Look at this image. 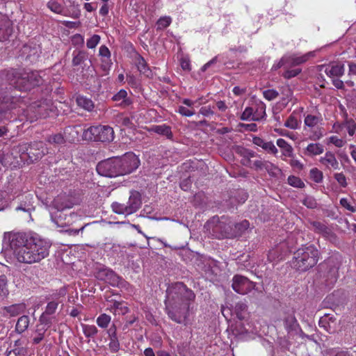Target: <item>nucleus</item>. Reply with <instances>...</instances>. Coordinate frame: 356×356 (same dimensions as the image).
I'll return each mask as SVG.
<instances>
[{
    "label": "nucleus",
    "mask_w": 356,
    "mask_h": 356,
    "mask_svg": "<svg viewBox=\"0 0 356 356\" xmlns=\"http://www.w3.org/2000/svg\"><path fill=\"white\" fill-rule=\"evenodd\" d=\"M277 145L282 149L284 156L291 157L293 155V147L285 140L277 139Z\"/></svg>",
    "instance_id": "nucleus-24"
},
{
    "label": "nucleus",
    "mask_w": 356,
    "mask_h": 356,
    "mask_svg": "<svg viewBox=\"0 0 356 356\" xmlns=\"http://www.w3.org/2000/svg\"><path fill=\"white\" fill-rule=\"evenodd\" d=\"M13 33L12 23L4 15H0V41L7 40Z\"/></svg>",
    "instance_id": "nucleus-14"
},
{
    "label": "nucleus",
    "mask_w": 356,
    "mask_h": 356,
    "mask_svg": "<svg viewBox=\"0 0 356 356\" xmlns=\"http://www.w3.org/2000/svg\"><path fill=\"white\" fill-rule=\"evenodd\" d=\"M29 318L28 316H22L19 318L17 324H16V330L22 333L24 332L29 327Z\"/></svg>",
    "instance_id": "nucleus-26"
},
{
    "label": "nucleus",
    "mask_w": 356,
    "mask_h": 356,
    "mask_svg": "<svg viewBox=\"0 0 356 356\" xmlns=\"http://www.w3.org/2000/svg\"><path fill=\"white\" fill-rule=\"evenodd\" d=\"M172 22L170 17L165 16L159 19L156 22L157 29H163L168 27Z\"/></svg>",
    "instance_id": "nucleus-39"
},
{
    "label": "nucleus",
    "mask_w": 356,
    "mask_h": 356,
    "mask_svg": "<svg viewBox=\"0 0 356 356\" xmlns=\"http://www.w3.org/2000/svg\"><path fill=\"white\" fill-rule=\"evenodd\" d=\"M116 122L124 127H131L133 124L131 119L122 113L117 115Z\"/></svg>",
    "instance_id": "nucleus-33"
},
{
    "label": "nucleus",
    "mask_w": 356,
    "mask_h": 356,
    "mask_svg": "<svg viewBox=\"0 0 356 356\" xmlns=\"http://www.w3.org/2000/svg\"><path fill=\"white\" fill-rule=\"evenodd\" d=\"M47 327H44L42 325H37L35 330L33 333L32 340L34 344H38L46 339L47 337Z\"/></svg>",
    "instance_id": "nucleus-20"
},
{
    "label": "nucleus",
    "mask_w": 356,
    "mask_h": 356,
    "mask_svg": "<svg viewBox=\"0 0 356 356\" xmlns=\"http://www.w3.org/2000/svg\"><path fill=\"white\" fill-rule=\"evenodd\" d=\"M24 304H15L1 309V313L5 316H15L24 312Z\"/></svg>",
    "instance_id": "nucleus-18"
},
{
    "label": "nucleus",
    "mask_w": 356,
    "mask_h": 356,
    "mask_svg": "<svg viewBox=\"0 0 356 356\" xmlns=\"http://www.w3.org/2000/svg\"><path fill=\"white\" fill-rule=\"evenodd\" d=\"M165 310L169 318L177 323L186 324L188 321L189 308L195 298L193 292L183 283L170 285L166 291Z\"/></svg>",
    "instance_id": "nucleus-2"
},
{
    "label": "nucleus",
    "mask_w": 356,
    "mask_h": 356,
    "mask_svg": "<svg viewBox=\"0 0 356 356\" xmlns=\"http://www.w3.org/2000/svg\"><path fill=\"white\" fill-rule=\"evenodd\" d=\"M8 294L7 289V278L5 275L0 276V298H4Z\"/></svg>",
    "instance_id": "nucleus-36"
},
{
    "label": "nucleus",
    "mask_w": 356,
    "mask_h": 356,
    "mask_svg": "<svg viewBox=\"0 0 356 356\" xmlns=\"http://www.w3.org/2000/svg\"><path fill=\"white\" fill-rule=\"evenodd\" d=\"M320 71L324 70V72L330 77L341 76L344 73V67L343 65L334 64L329 66H318Z\"/></svg>",
    "instance_id": "nucleus-17"
},
{
    "label": "nucleus",
    "mask_w": 356,
    "mask_h": 356,
    "mask_svg": "<svg viewBox=\"0 0 356 356\" xmlns=\"http://www.w3.org/2000/svg\"><path fill=\"white\" fill-rule=\"evenodd\" d=\"M48 142L52 144H62L65 142L64 137L60 134L50 136L48 138Z\"/></svg>",
    "instance_id": "nucleus-47"
},
{
    "label": "nucleus",
    "mask_w": 356,
    "mask_h": 356,
    "mask_svg": "<svg viewBox=\"0 0 356 356\" xmlns=\"http://www.w3.org/2000/svg\"><path fill=\"white\" fill-rule=\"evenodd\" d=\"M298 125L299 122L293 115H290L284 123L285 127L292 129H297L298 127Z\"/></svg>",
    "instance_id": "nucleus-41"
},
{
    "label": "nucleus",
    "mask_w": 356,
    "mask_h": 356,
    "mask_svg": "<svg viewBox=\"0 0 356 356\" xmlns=\"http://www.w3.org/2000/svg\"><path fill=\"white\" fill-rule=\"evenodd\" d=\"M180 65H181V68L184 70H187V71L191 70V63H190V60L188 58H181V61H180Z\"/></svg>",
    "instance_id": "nucleus-60"
},
{
    "label": "nucleus",
    "mask_w": 356,
    "mask_h": 356,
    "mask_svg": "<svg viewBox=\"0 0 356 356\" xmlns=\"http://www.w3.org/2000/svg\"><path fill=\"white\" fill-rule=\"evenodd\" d=\"M152 129L154 132L165 136L169 138L172 136L170 127L165 124L156 125Z\"/></svg>",
    "instance_id": "nucleus-28"
},
{
    "label": "nucleus",
    "mask_w": 356,
    "mask_h": 356,
    "mask_svg": "<svg viewBox=\"0 0 356 356\" xmlns=\"http://www.w3.org/2000/svg\"><path fill=\"white\" fill-rule=\"evenodd\" d=\"M58 304L59 302L56 300L49 302L44 312L49 315L54 314L58 308Z\"/></svg>",
    "instance_id": "nucleus-42"
},
{
    "label": "nucleus",
    "mask_w": 356,
    "mask_h": 356,
    "mask_svg": "<svg viewBox=\"0 0 356 356\" xmlns=\"http://www.w3.org/2000/svg\"><path fill=\"white\" fill-rule=\"evenodd\" d=\"M340 204L343 208H345L346 209H347L348 211H349L352 213L356 212V206L352 205L347 198H344V197L341 198L340 200Z\"/></svg>",
    "instance_id": "nucleus-48"
},
{
    "label": "nucleus",
    "mask_w": 356,
    "mask_h": 356,
    "mask_svg": "<svg viewBox=\"0 0 356 356\" xmlns=\"http://www.w3.org/2000/svg\"><path fill=\"white\" fill-rule=\"evenodd\" d=\"M202 98L200 97L197 99H196L195 101H193L191 99H184L182 100V103L186 105V106H188V108H193V107L196 104H198V105H200L202 103L200 102V100L202 99Z\"/></svg>",
    "instance_id": "nucleus-54"
},
{
    "label": "nucleus",
    "mask_w": 356,
    "mask_h": 356,
    "mask_svg": "<svg viewBox=\"0 0 356 356\" xmlns=\"http://www.w3.org/2000/svg\"><path fill=\"white\" fill-rule=\"evenodd\" d=\"M135 62L138 71L140 73L146 75L147 76H149L151 72L145 59L142 56L138 55L136 56Z\"/></svg>",
    "instance_id": "nucleus-23"
},
{
    "label": "nucleus",
    "mask_w": 356,
    "mask_h": 356,
    "mask_svg": "<svg viewBox=\"0 0 356 356\" xmlns=\"http://www.w3.org/2000/svg\"><path fill=\"white\" fill-rule=\"evenodd\" d=\"M334 178L341 186L346 187L347 186L346 178L343 173H336Z\"/></svg>",
    "instance_id": "nucleus-53"
},
{
    "label": "nucleus",
    "mask_w": 356,
    "mask_h": 356,
    "mask_svg": "<svg viewBox=\"0 0 356 356\" xmlns=\"http://www.w3.org/2000/svg\"><path fill=\"white\" fill-rule=\"evenodd\" d=\"M323 152V147L319 143L313 144V154H320Z\"/></svg>",
    "instance_id": "nucleus-62"
},
{
    "label": "nucleus",
    "mask_w": 356,
    "mask_h": 356,
    "mask_svg": "<svg viewBox=\"0 0 356 356\" xmlns=\"http://www.w3.org/2000/svg\"><path fill=\"white\" fill-rule=\"evenodd\" d=\"M309 54L302 56H298L295 54L284 56L278 63H275L273 65L272 70H277V69L283 67L285 70L283 76L286 79H291L297 76L300 72V70L298 68H291L306 62L309 59Z\"/></svg>",
    "instance_id": "nucleus-4"
},
{
    "label": "nucleus",
    "mask_w": 356,
    "mask_h": 356,
    "mask_svg": "<svg viewBox=\"0 0 356 356\" xmlns=\"http://www.w3.org/2000/svg\"><path fill=\"white\" fill-rule=\"evenodd\" d=\"M178 112L183 116L191 117L195 112L193 108H190L184 106H179L178 107Z\"/></svg>",
    "instance_id": "nucleus-46"
},
{
    "label": "nucleus",
    "mask_w": 356,
    "mask_h": 356,
    "mask_svg": "<svg viewBox=\"0 0 356 356\" xmlns=\"http://www.w3.org/2000/svg\"><path fill=\"white\" fill-rule=\"evenodd\" d=\"M72 41L75 45H82L84 43V38L81 34H75L72 37Z\"/></svg>",
    "instance_id": "nucleus-56"
},
{
    "label": "nucleus",
    "mask_w": 356,
    "mask_h": 356,
    "mask_svg": "<svg viewBox=\"0 0 356 356\" xmlns=\"http://www.w3.org/2000/svg\"><path fill=\"white\" fill-rule=\"evenodd\" d=\"M47 7L54 13L60 14L63 11V6L57 1H50L47 3Z\"/></svg>",
    "instance_id": "nucleus-38"
},
{
    "label": "nucleus",
    "mask_w": 356,
    "mask_h": 356,
    "mask_svg": "<svg viewBox=\"0 0 356 356\" xmlns=\"http://www.w3.org/2000/svg\"><path fill=\"white\" fill-rule=\"evenodd\" d=\"M111 208L115 213L130 215V213L126 206L125 203L113 202L111 204Z\"/></svg>",
    "instance_id": "nucleus-27"
},
{
    "label": "nucleus",
    "mask_w": 356,
    "mask_h": 356,
    "mask_svg": "<svg viewBox=\"0 0 356 356\" xmlns=\"http://www.w3.org/2000/svg\"><path fill=\"white\" fill-rule=\"evenodd\" d=\"M83 60V55L81 52H79L76 55H74L72 59V64L74 66L79 65L81 63Z\"/></svg>",
    "instance_id": "nucleus-58"
},
{
    "label": "nucleus",
    "mask_w": 356,
    "mask_h": 356,
    "mask_svg": "<svg viewBox=\"0 0 356 356\" xmlns=\"http://www.w3.org/2000/svg\"><path fill=\"white\" fill-rule=\"evenodd\" d=\"M96 276L98 279L104 280L113 286L123 288L129 293L133 292L132 286L109 268H100L97 271Z\"/></svg>",
    "instance_id": "nucleus-7"
},
{
    "label": "nucleus",
    "mask_w": 356,
    "mask_h": 356,
    "mask_svg": "<svg viewBox=\"0 0 356 356\" xmlns=\"http://www.w3.org/2000/svg\"><path fill=\"white\" fill-rule=\"evenodd\" d=\"M246 309H247L246 305L242 302H238L235 305L234 312L236 313V316L239 319L243 318L242 312L245 311Z\"/></svg>",
    "instance_id": "nucleus-45"
},
{
    "label": "nucleus",
    "mask_w": 356,
    "mask_h": 356,
    "mask_svg": "<svg viewBox=\"0 0 356 356\" xmlns=\"http://www.w3.org/2000/svg\"><path fill=\"white\" fill-rule=\"evenodd\" d=\"M110 342L108 343L109 350L112 353H117L120 350V343L118 337L109 339Z\"/></svg>",
    "instance_id": "nucleus-49"
},
{
    "label": "nucleus",
    "mask_w": 356,
    "mask_h": 356,
    "mask_svg": "<svg viewBox=\"0 0 356 356\" xmlns=\"http://www.w3.org/2000/svg\"><path fill=\"white\" fill-rule=\"evenodd\" d=\"M108 11H109V8H108V4L106 3H104L102 5V6L101 7V8L99 9V13L100 15L104 17L108 15Z\"/></svg>",
    "instance_id": "nucleus-64"
},
{
    "label": "nucleus",
    "mask_w": 356,
    "mask_h": 356,
    "mask_svg": "<svg viewBox=\"0 0 356 356\" xmlns=\"http://www.w3.org/2000/svg\"><path fill=\"white\" fill-rule=\"evenodd\" d=\"M288 184L296 188H302L305 186L303 181L299 177L293 175L288 177Z\"/></svg>",
    "instance_id": "nucleus-40"
},
{
    "label": "nucleus",
    "mask_w": 356,
    "mask_h": 356,
    "mask_svg": "<svg viewBox=\"0 0 356 356\" xmlns=\"http://www.w3.org/2000/svg\"><path fill=\"white\" fill-rule=\"evenodd\" d=\"M83 332L86 337L90 338L95 337L97 332V328L93 325L81 324Z\"/></svg>",
    "instance_id": "nucleus-29"
},
{
    "label": "nucleus",
    "mask_w": 356,
    "mask_h": 356,
    "mask_svg": "<svg viewBox=\"0 0 356 356\" xmlns=\"http://www.w3.org/2000/svg\"><path fill=\"white\" fill-rule=\"evenodd\" d=\"M320 162L328 168L337 169L339 167L338 161L334 155L330 152H327L323 157H321Z\"/></svg>",
    "instance_id": "nucleus-21"
},
{
    "label": "nucleus",
    "mask_w": 356,
    "mask_h": 356,
    "mask_svg": "<svg viewBox=\"0 0 356 356\" xmlns=\"http://www.w3.org/2000/svg\"><path fill=\"white\" fill-rule=\"evenodd\" d=\"M113 100L119 102V105L123 108L130 106L133 101L131 98L127 97V92L125 90H120L117 94L113 97Z\"/></svg>",
    "instance_id": "nucleus-19"
},
{
    "label": "nucleus",
    "mask_w": 356,
    "mask_h": 356,
    "mask_svg": "<svg viewBox=\"0 0 356 356\" xmlns=\"http://www.w3.org/2000/svg\"><path fill=\"white\" fill-rule=\"evenodd\" d=\"M49 314H46L45 312H43L42 315L39 318V323L38 325H42L45 327H47V330H48L51 325V318L48 317Z\"/></svg>",
    "instance_id": "nucleus-44"
},
{
    "label": "nucleus",
    "mask_w": 356,
    "mask_h": 356,
    "mask_svg": "<svg viewBox=\"0 0 356 356\" xmlns=\"http://www.w3.org/2000/svg\"><path fill=\"white\" fill-rule=\"evenodd\" d=\"M99 54L102 56V61L106 64H108L110 62L111 52L108 48L105 45H102L99 47Z\"/></svg>",
    "instance_id": "nucleus-34"
},
{
    "label": "nucleus",
    "mask_w": 356,
    "mask_h": 356,
    "mask_svg": "<svg viewBox=\"0 0 356 356\" xmlns=\"http://www.w3.org/2000/svg\"><path fill=\"white\" fill-rule=\"evenodd\" d=\"M3 244L9 245L13 257L21 264L38 263L49 254L51 243L33 232H6Z\"/></svg>",
    "instance_id": "nucleus-1"
},
{
    "label": "nucleus",
    "mask_w": 356,
    "mask_h": 356,
    "mask_svg": "<svg viewBox=\"0 0 356 356\" xmlns=\"http://www.w3.org/2000/svg\"><path fill=\"white\" fill-rule=\"evenodd\" d=\"M311 253L312 250L309 248L298 249L294 253V257L291 262L292 268L300 271L308 270L311 264Z\"/></svg>",
    "instance_id": "nucleus-9"
},
{
    "label": "nucleus",
    "mask_w": 356,
    "mask_h": 356,
    "mask_svg": "<svg viewBox=\"0 0 356 356\" xmlns=\"http://www.w3.org/2000/svg\"><path fill=\"white\" fill-rule=\"evenodd\" d=\"M113 308L115 313L118 312V314H125L129 312V308L122 302L115 301L113 302Z\"/></svg>",
    "instance_id": "nucleus-37"
},
{
    "label": "nucleus",
    "mask_w": 356,
    "mask_h": 356,
    "mask_svg": "<svg viewBox=\"0 0 356 356\" xmlns=\"http://www.w3.org/2000/svg\"><path fill=\"white\" fill-rule=\"evenodd\" d=\"M47 153L44 143L40 141L31 144L27 149V154L32 161L42 158Z\"/></svg>",
    "instance_id": "nucleus-12"
},
{
    "label": "nucleus",
    "mask_w": 356,
    "mask_h": 356,
    "mask_svg": "<svg viewBox=\"0 0 356 356\" xmlns=\"http://www.w3.org/2000/svg\"><path fill=\"white\" fill-rule=\"evenodd\" d=\"M278 95V92L273 89L266 90L263 92L264 98L268 101L275 99L277 97Z\"/></svg>",
    "instance_id": "nucleus-50"
},
{
    "label": "nucleus",
    "mask_w": 356,
    "mask_h": 356,
    "mask_svg": "<svg viewBox=\"0 0 356 356\" xmlns=\"http://www.w3.org/2000/svg\"><path fill=\"white\" fill-rule=\"evenodd\" d=\"M250 226L248 220H245L239 223L233 224L234 232L236 233V237L241 235Z\"/></svg>",
    "instance_id": "nucleus-30"
},
{
    "label": "nucleus",
    "mask_w": 356,
    "mask_h": 356,
    "mask_svg": "<svg viewBox=\"0 0 356 356\" xmlns=\"http://www.w3.org/2000/svg\"><path fill=\"white\" fill-rule=\"evenodd\" d=\"M323 172L318 169H313V181L318 183L321 182L323 179Z\"/></svg>",
    "instance_id": "nucleus-55"
},
{
    "label": "nucleus",
    "mask_w": 356,
    "mask_h": 356,
    "mask_svg": "<svg viewBox=\"0 0 356 356\" xmlns=\"http://www.w3.org/2000/svg\"><path fill=\"white\" fill-rule=\"evenodd\" d=\"M117 161L119 163L120 176L131 173L140 165L139 159L132 152L126 153L121 157H117Z\"/></svg>",
    "instance_id": "nucleus-8"
},
{
    "label": "nucleus",
    "mask_w": 356,
    "mask_h": 356,
    "mask_svg": "<svg viewBox=\"0 0 356 356\" xmlns=\"http://www.w3.org/2000/svg\"><path fill=\"white\" fill-rule=\"evenodd\" d=\"M207 227L209 229H212L211 234L216 238L236 237V233L234 232L233 223L232 222L226 223L213 218L211 222L207 224Z\"/></svg>",
    "instance_id": "nucleus-6"
},
{
    "label": "nucleus",
    "mask_w": 356,
    "mask_h": 356,
    "mask_svg": "<svg viewBox=\"0 0 356 356\" xmlns=\"http://www.w3.org/2000/svg\"><path fill=\"white\" fill-rule=\"evenodd\" d=\"M264 170H266L270 177H278L282 172L281 169L279 168L278 166L268 161H266V163H265Z\"/></svg>",
    "instance_id": "nucleus-25"
},
{
    "label": "nucleus",
    "mask_w": 356,
    "mask_h": 356,
    "mask_svg": "<svg viewBox=\"0 0 356 356\" xmlns=\"http://www.w3.org/2000/svg\"><path fill=\"white\" fill-rule=\"evenodd\" d=\"M111 321V318L109 315L106 314H102L99 316L97 318V324L99 327L102 328H106L109 325Z\"/></svg>",
    "instance_id": "nucleus-32"
},
{
    "label": "nucleus",
    "mask_w": 356,
    "mask_h": 356,
    "mask_svg": "<svg viewBox=\"0 0 356 356\" xmlns=\"http://www.w3.org/2000/svg\"><path fill=\"white\" fill-rule=\"evenodd\" d=\"M255 284L241 275H235L233 278L232 288L238 293L244 295L250 292Z\"/></svg>",
    "instance_id": "nucleus-11"
},
{
    "label": "nucleus",
    "mask_w": 356,
    "mask_h": 356,
    "mask_svg": "<svg viewBox=\"0 0 356 356\" xmlns=\"http://www.w3.org/2000/svg\"><path fill=\"white\" fill-rule=\"evenodd\" d=\"M70 205L66 200V196L65 195H61L57 196L49 206V212L51 213V219L54 221L53 218V209L56 211H63L66 208H70Z\"/></svg>",
    "instance_id": "nucleus-13"
},
{
    "label": "nucleus",
    "mask_w": 356,
    "mask_h": 356,
    "mask_svg": "<svg viewBox=\"0 0 356 356\" xmlns=\"http://www.w3.org/2000/svg\"><path fill=\"white\" fill-rule=\"evenodd\" d=\"M127 81L132 88H137L138 86V81L133 75H127Z\"/></svg>",
    "instance_id": "nucleus-59"
},
{
    "label": "nucleus",
    "mask_w": 356,
    "mask_h": 356,
    "mask_svg": "<svg viewBox=\"0 0 356 356\" xmlns=\"http://www.w3.org/2000/svg\"><path fill=\"white\" fill-rule=\"evenodd\" d=\"M243 120H259V118L257 117L254 113L252 108L247 107L243 112L241 117Z\"/></svg>",
    "instance_id": "nucleus-31"
},
{
    "label": "nucleus",
    "mask_w": 356,
    "mask_h": 356,
    "mask_svg": "<svg viewBox=\"0 0 356 356\" xmlns=\"http://www.w3.org/2000/svg\"><path fill=\"white\" fill-rule=\"evenodd\" d=\"M343 127L346 129L350 136H352L354 135L356 130V124L353 120L346 122V123L343 124Z\"/></svg>",
    "instance_id": "nucleus-51"
},
{
    "label": "nucleus",
    "mask_w": 356,
    "mask_h": 356,
    "mask_svg": "<svg viewBox=\"0 0 356 356\" xmlns=\"http://www.w3.org/2000/svg\"><path fill=\"white\" fill-rule=\"evenodd\" d=\"M142 204L140 194L137 191H131L127 202L125 204L132 214L139 209Z\"/></svg>",
    "instance_id": "nucleus-15"
},
{
    "label": "nucleus",
    "mask_w": 356,
    "mask_h": 356,
    "mask_svg": "<svg viewBox=\"0 0 356 356\" xmlns=\"http://www.w3.org/2000/svg\"><path fill=\"white\" fill-rule=\"evenodd\" d=\"M117 157L110 158L99 162L97 165V172L99 175L108 177L120 176L119 165Z\"/></svg>",
    "instance_id": "nucleus-10"
},
{
    "label": "nucleus",
    "mask_w": 356,
    "mask_h": 356,
    "mask_svg": "<svg viewBox=\"0 0 356 356\" xmlns=\"http://www.w3.org/2000/svg\"><path fill=\"white\" fill-rule=\"evenodd\" d=\"M83 138L86 140L111 142L114 138V131L109 126H92L83 131Z\"/></svg>",
    "instance_id": "nucleus-5"
},
{
    "label": "nucleus",
    "mask_w": 356,
    "mask_h": 356,
    "mask_svg": "<svg viewBox=\"0 0 356 356\" xmlns=\"http://www.w3.org/2000/svg\"><path fill=\"white\" fill-rule=\"evenodd\" d=\"M100 36L99 35H93L86 42V46L88 49H94L100 42Z\"/></svg>",
    "instance_id": "nucleus-43"
},
{
    "label": "nucleus",
    "mask_w": 356,
    "mask_h": 356,
    "mask_svg": "<svg viewBox=\"0 0 356 356\" xmlns=\"http://www.w3.org/2000/svg\"><path fill=\"white\" fill-rule=\"evenodd\" d=\"M297 324V321L293 314H289L284 318L285 327L288 330H293Z\"/></svg>",
    "instance_id": "nucleus-35"
},
{
    "label": "nucleus",
    "mask_w": 356,
    "mask_h": 356,
    "mask_svg": "<svg viewBox=\"0 0 356 356\" xmlns=\"http://www.w3.org/2000/svg\"><path fill=\"white\" fill-rule=\"evenodd\" d=\"M329 142L330 143H332L337 147H341L346 143V140H344L343 138H339L337 136H332L330 137Z\"/></svg>",
    "instance_id": "nucleus-52"
},
{
    "label": "nucleus",
    "mask_w": 356,
    "mask_h": 356,
    "mask_svg": "<svg viewBox=\"0 0 356 356\" xmlns=\"http://www.w3.org/2000/svg\"><path fill=\"white\" fill-rule=\"evenodd\" d=\"M200 113L204 116L209 117L213 115V111L209 106H202L200 110Z\"/></svg>",
    "instance_id": "nucleus-57"
},
{
    "label": "nucleus",
    "mask_w": 356,
    "mask_h": 356,
    "mask_svg": "<svg viewBox=\"0 0 356 356\" xmlns=\"http://www.w3.org/2000/svg\"><path fill=\"white\" fill-rule=\"evenodd\" d=\"M265 163H266V161L257 160L254 161L253 165L256 170H263Z\"/></svg>",
    "instance_id": "nucleus-61"
},
{
    "label": "nucleus",
    "mask_w": 356,
    "mask_h": 356,
    "mask_svg": "<svg viewBox=\"0 0 356 356\" xmlns=\"http://www.w3.org/2000/svg\"><path fill=\"white\" fill-rule=\"evenodd\" d=\"M77 105L88 111H91L94 108L93 102L86 97L79 96L76 97Z\"/></svg>",
    "instance_id": "nucleus-22"
},
{
    "label": "nucleus",
    "mask_w": 356,
    "mask_h": 356,
    "mask_svg": "<svg viewBox=\"0 0 356 356\" xmlns=\"http://www.w3.org/2000/svg\"><path fill=\"white\" fill-rule=\"evenodd\" d=\"M289 163L294 169L301 170L302 168V164L297 159H291Z\"/></svg>",
    "instance_id": "nucleus-63"
},
{
    "label": "nucleus",
    "mask_w": 356,
    "mask_h": 356,
    "mask_svg": "<svg viewBox=\"0 0 356 356\" xmlns=\"http://www.w3.org/2000/svg\"><path fill=\"white\" fill-rule=\"evenodd\" d=\"M252 142L254 145L261 147L268 153L276 155L278 152L277 147L271 141H266L260 137H254Z\"/></svg>",
    "instance_id": "nucleus-16"
},
{
    "label": "nucleus",
    "mask_w": 356,
    "mask_h": 356,
    "mask_svg": "<svg viewBox=\"0 0 356 356\" xmlns=\"http://www.w3.org/2000/svg\"><path fill=\"white\" fill-rule=\"evenodd\" d=\"M10 85L21 90H26L40 83V77L37 72H27L12 69L7 73Z\"/></svg>",
    "instance_id": "nucleus-3"
}]
</instances>
